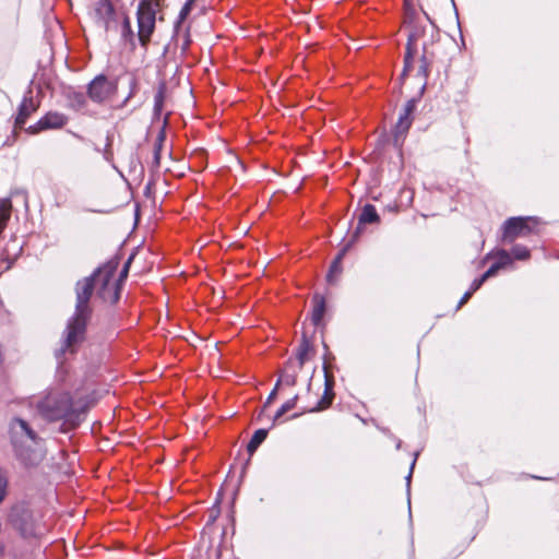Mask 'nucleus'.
<instances>
[{
    "label": "nucleus",
    "instance_id": "21",
    "mask_svg": "<svg viewBox=\"0 0 559 559\" xmlns=\"http://www.w3.org/2000/svg\"><path fill=\"white\" fill-rule=\"evenodd\" d=\"M165 92L166 86L165 84H160L155 96H154V116L159 117L163 111L164 107V100H165Z\"/></svg>",
    "mask_w": 559,
    "mask_h": 559
},
{
    "label": "nucleus",
    "instance_id": "24",
    "mask_svg": "<svg viewBox=\"0 0 559 559\" xmlns=\"http://www.w3.org/2000/svg\"><path fill=\"white\" fill-rule=\"evenodd\" d=\"M164 139H165V135H164V132L162 131V132L158 133L157 139H156V141L154 143L153 165L155 167H159V164H160V151H162Z\"/></svg>",
    "mask_w": 559,
    "mask_h": 559
},
{
    "label": "nucleus",
    "instance_id": "10",
    "mask_svg": "<svg viewBox=\"0 0 559 559\" xmlns=\"http://www.w3.org/2000/svg\"><path fill=\"white\" fill-rule=\"evenodd\" d=\"M416 102L415 99H409L405 104L403 111L400 114L399 120L394 127L393 132V141L395 145H401L405 134L412 126L413 118L412 115L415 111Z\"/></svg>",
    "mask_w": 559,
    "mask_h": 559
},
{
    "label": "nucleus",
    "instance_id": "3",
    "mask_svg": "<svg viewBox=\"0 0 559 559\" xmlns=\"http://www.w3.org/2000/svg\"><path fill=\"white\" fill-rule=\"evenodd\" d=\"M10 440L15 457L25 466L34 467L44 460L40 447L41 439L32 429L29 424L21 418L10 423Z\"/></svg>",
    "mask_w": 559,
    "mask_h": 559
},
{
    "label": "nucleus",
    "instance_id": "26",
    "mask_svg": "<svg viewBox=\"0 0 559 559\" xmlns=\"http://www.w3.org/2000/svg\"><path fill=\"white\" fill-rule=\"evenodd\" d=\"M9 478L5 471L0 469V504L4 501L8 495Z\"/></svg>",
    "mask_w": 559,
    "mask_h": 559
},
{
    "label": "nucleus",
    "instance_id": "35",
    "mask_svg": "<svg viewBox=\"0 0 559 559\" xmlns=\"http://www.w3.org/2000/svg\"><path fill=\"white\" fill-rule=\"evenodd\" d=\"M415 462H416V459L413 461L412 463V466H411V471H413L414 466H415ZM411 475H412V472H409V475L407 477V479L409 480L411 479Z\"/></svg>",
    "mask_w": 559,
    "mask_h": 559
},
{
    "label": "nucleus",
    "instance_id": "25",
    "mask_svg": "<svg viewBox=\"0 0 559 559\" xmlns=\"http://www.w3.org/2000/svg\"><path fill=\"white\" fill-rule=\"evenodd\" d=\"M298 400V396L295 395L293 399L286 401L282 406L281 408L276 412L275 416H274V420H278L284 414H286L287 412H289L290 409H293L295 406H296V402Z\"/></svg>",
    "mask_w": 559,
    "mask_h": 559
},
{
    "label": "nucleus",
    "instance_id": "20",
    "mask_svg": "<svg viewBox=\"0 0 559 559\" xmlns=\"http://www.w3.org/2000/svg\"><path fill=\"white\" fill-rule=\"evenodd\" d=\"M12 203L10 199L0 200V234L5 228L11 216Z\"/></svg>",
    "mask_w": 559,
    "mask_h": 559
},
{
    "label": "nucleus",
    "instance_id": "28",
    "mask_svg": "<svg viewBox=\"0 0 559 559\" xmlns=\"http://www.w3.org/2000/svg\"><path fill=\"white\" fill-rule=\"evenodd\" d=\"M499 270H500L499 265L497 263H495L483 274V276L487 281L488 278L495 276Z\"/></svg>",
    "mask_w": 559,
    "mask_h": 559
},
{
    "label": "nucleus",
    "instance_id": "27",
    "mask_svg": "<svg viewBox=\"0 0 559 559\" xmlns=\"http://www.w3.org/2000/svg\"><path fill=\"white\" fill-rule=\"evenodd\" d=\"M496 257H497V264L499 265L500 269H503L506 266H508L509 264L512 263V257L511 254L506 251V250H499L497 253H496Z\"/></svg>",
    "mask_w": 559,
    "mask_h": 559
},
{
    "label": "nucleus",
    "instance_id": "5",
    "mask_svg": "<svg viewBox=\"0 0 559 559\" xmlns=\"http://www.w3.org/2000/svg\"><path fill=\"white\" fill-rule=\"evenodd\" d=\"M159 3L157 0H141L136 11L138 39L142 47H146L155 29L156 13Z\"/></svg>",
    "mask_w": 559,
    "mask_h": 559
},
{
    "label": "nucleus",
    "instance_id": "15",
    "mask_svg": "<svg viewBox=\"0 0 559 559\" xmlns=\"http://www.w3.org/2000/svg\"><path fill=\"white\" fill-rule=\"evenodd\" d=\"M311 346L309 342L306 338H302L301 343L299 344L296 355L294 358H290L288 361L294 364L297 368H302L304 364L309 358Z\"/></svg>",
    "mask_w": 559,
    "mask_h": 559
},
{
    "label": "nucleus",
    "instance_id": "4",
    "mask_svg": "<svg viewBox=\"0 0 559 559\" xmlns=\"http://www.w3.org/2000/svg\"><path fill=\"white\" fill-rule=\"evenodd\" d=\"M86 406L74 402L67 392H51L39 404L48 420H63L64 430L76 428L84 418Z\"/></svg>",
    "mask_w": 559,
    "mask_h": 559
},
{
    "label": "nucleus",
    "instance_id": "8",
    "mask_svg": "<svg viewBox=\"0 0 559 559\" xmlns=\"http://www.w3.org/2000/svg\"><path fill=\"white\" fill-rule=\"evenodd\" d=\"M93 19L106 32L117 31L121 12H118L109 0H98L94 4Z\"/></svg>",
    "mask_w": 559,
    "mask_h": 559
},
{
    "label": "nucleus",
    "instance_id": "12",
    "mask_svg": "<svg viewBox=\"0 0 559 559\" xmlns=\"http://www.w3.org/2000/svg\"><path fill=\"white\" fill-rule=\"evenodd\" d=\"M38 108V104L32 96V92H28V95H25L15 118L14 130H22L28 119V117L35 112Z\"/></svg>",
    "mask_w": 559,
    "mask_h": 559
},
{
    "label": "nucleus",
    "instance_id": "7",
    "mask_svg": "<svg viewBox=\"0 0 559 559\" xmlns=\"http://www.w3.org/2000/svg\"><path fill=\"white\" fill-rule=\"evenodd\" d=\"M117 80H110L104 74L96 75L87 85V96L96 104H104L116 95Z\"/></svg>",
    "mask_w": 559,
    "mask_h": 559
},
{
    "label": "nucleus",
    "instance_id": "2",
    "mask_svg": "<svg viewBox=\"0 0 559 559\" xmlns=\"http://www.w3.org/2000/svg\"><path fill=\"white\" fill-rule=\"evenodd\" d=\"M427 23L421 24L416 19L415 10L405 1L404 24L409 26L406 52L404 56L403 74L411 72L414 68L415 56L421 47L419 58L418 74L427 78L430 72V66L437 57V43L439 41V29L432 23L427 13H425Z\"/></svg>",
    "mask_w": 559,
    "mask_h": 559
},
{
    "label": "nucleus",
    "instance_id": "30",
    "mask_svg": "<svg viewBox=\"0 0 559 559\" xmlns=\"http://www.w3.org/2000/svg\"><path fill=\"white\" fill-rule=\"evenodd\" d=\"M486 282V280L484 278V276L481 275L480 277L478 278H475L471 285V288L469 290H473V294L478 290L481 285Z\"/></svg>",
    "mask_w": 559,
    "mask_h": 559
},
{
    "label": "nucleus",
    "instance_id": "18",
    "mask_svg": "<svg viewBox=\"0 0 559 559\" xmlns=\"http://www.w3.org/2000/svg\"><path fill=\"white\" fill-rule=\"evenodd\" d=\"M266 429H258L257 431H254L253 436L251 437L250 441L247 444V451L249 452V454H253L260 447V444L266 439Z\"/></svg>",
    "mask_w": 559,
    "mask_h": 559
},
{
    "label": "nucleus",
    "instance_id": "14",
    "mask_svg": "<svg viewBox=\"0 0 559 559\" xmlns=\"http://www.w3.org/2000/svg\"><path fill=\"white\" fill-rule=\"evenodd\" d=\"M312 311H311V321L316 326H320L323 321V317L325 313V299L323 296L316 294L312 298Z\"/></svg>",
    "mask_w": 559,
    "mask_h": 559
},
{
    "label": "nucleus",
    "instance_id": "22",
    "mask_svg": "<svg viewBox=\"0 0 559 559\" xmlns=\"http://www.w3.org/2000/svg\"><path fill=\"white\" fill-rule=\"evenodd\" d=\"M344 257V251H341L337 257L332 262L329 274H328V281L331 283L335 276H337L342 271V259Z\"/></svg>",
    "mask_w": 559,
    "mask_h": 559
},
{
    "label": "nucleus",
    "instance_id": "33",
    "mask_svg": "<svg viewBox=\"0 0 559 559\" xmlns=\"http://www.w3.org/2000/svg\"><path fill=\"white\" fill-rule=\"evenodd\" d=\"M277 389L278 388L275 386L274 390L271 392V394L269 395L267 401L265 403V406L275 397Z\"/></svg>",
    "mask_w": 559,
    "mask_h": 559
},
{
    "label": "nucleus",
    "instance_id": "6",
    "mask_svg": "<svg viewBox=\"0 0 559 559\" xmlns=\"http://www.w3.org/2000/svg\"><path fill=\"white\" fill-rule=\"evenodd\" d=\"M10 522L24 538H31L37 535L35 515L33 511L25 506H15L12 508Z\"/></svg>",
    "mask_w": 559,
    "mask_h": 559
},
{
    "label": "nucleus",
    "instance_id": "13",
    "mask_svg": "<svg viewBox=\"0 0 559 559\" xmlns=\"http://www.w3.org/2000/svg\"><path fill=\"white\" fill-rule=\"evenodd\" d=\"M301 368H297L294 364L287 361L280 379L276 382V388L280 385L294 386L297 381V374Z\"/></svg>",
    "mask_w": 559,
    "mask_h": 559
},
{
    "label": "nucleus",
    "instance_id": "1",
    "mask_svg": "<svg viewBox=\"0 0 559 559\" xmlns=\"http://www.w3.org/2000/svg\"><path fill=\"white\" fill-rule=\"evenodd\" d=\"M76 304L73 316L68 320L60 348L56 357L73 355L85 340L87 323L92 317L90 299L94 292L106 302L115 304L120 296L115 270L109 265L97 269L91 276L76 283Z\"/></svg>",
    "mask_w": 559,
    "mask_h": 559
},
{
    "label": "nucleus",
    "instance_id": "29",
    "mask_svg": "<svg viewBox=\"0 0 559 559\" xmlns=\"http://www.w3.org/2000/svg\"><path fill=\"white\" fill-rule=\"evenodd\" d=\"M194 0H188L180 11V17L185 19L191 11Z\"/></svg>",
    "mask_w": 559,
    "mask_h": 559
},
{
    "label": "nucleus",
    "instance_id": "23",
    "mask_svg": "<svg viewBox=\"0 0 559 559\" xmlns=\"http://www.w3.org/2000/svg\"><path fill=\"white\" fill-rule=\"evenodd\" d=\"M510 254H511V257H513V259L521 260V261L528 260L531 257L530 250L525 246H522V245L513 246Z\"/></svg>",
    "mask_w": 559,
    "mask_h": 559
},
{
    "label": "nucleus",
    "instance_id": "19",
    "mask_svg": "<svg viewBox=\"0 0 559 559\" xmlns=\"http://www.w3.org/2000/svg\"><path fill=\"white\" fill-rule=\"evenodd\" d=\"M121 35L126 41H129L132 46L135 45V35L131 28L130 20L129 17L121 12Z\"/></svg>",
    "mask_w": 559,
    "mask_h": 559
},
{
    "label": "nucleus",
    "instance_id": "16",
    "mask_svg": "<svg viewBox=\"0 0 559 559\" xmlns=\"http://www.w3.org/2000/svg\"><path fill=\"white\" fill-rule=\"evenodd\" d=\"M333 397V380L326 376L324 394L322 399L319 401L318 405L313 407L311 411H320L328 408L332 404Z\"/></svg>",
    "mask_w": 559,
    "mask_h": 559
},
{
    "label": "nucleus",
    "instance_id": "32",
    "mask_svg": "<svg viewBox=\"0 0 559 559\" xmlns=\"http://www.w3.org/2000/svg\"><path fill=\"white\" fill-rule=\"evenodd\" d=\"M130 262H131V259H129V261L126 263V265H124V267H123V270H122V272L120 274L121 278L127 276Z\"/></svg>",
    "mask_w": 559,
    "mask_h": 559
},
{
    "label": "nucleus",
    "instance_id": "11",
    "mask_svg": "<svg viewBox=\"0 0 559 559\" xmlns=\"http://www.w3.org/2000/svg\"><path fill=\"white\" fill-rule=\"evenodd\" d=\"M68 122V118L66 115L50 111L47 112L44 117H41L35 124L28 127L27 131L31 134H36L43 130L48 129H60L66 126Z\"/></svg>",
    "mask_w": 559,
    "mask_h": 559
},
{
    "label": "nucleus",
    "instance_id": "31",
    "mask_svg": "<svg viewBox=\"0 0 559 559\" xmlns=\"http://www.w3.org/2000/svg\"><path fill=\"white\" fill-rule=\"evenodd\" d=\"M473 296V290H467L463 297L461 298L460 302H459V308H461L464 304H466L469 298Z\"/></svg>",
    "mask_w": 559,
    "mask_h": 559
},
{
    "label": "nucleus",
    "instance_id": "9",
    "mask_svg": "<svg viewBox=\"0 0 559 559\" xmlns=\"http://www.w3.org/2000/svg\"><path fill=\"white\" fill-rule=\"evenodd\" d=\"M531 223H535L532 217H511L503 224V240L513 242L519 237L528 236L533 227Z\"/></svg>",
    "mask_w": 559,
    "mask_h": 559
},
{
    "label": "nucleus",
    "instance_id": "34",
    "mask_svg": "<svg viewBox=\"0 0 559 559\" xmlns=\"http://www.w3.org/2000/svg\"><path fill=\"white\" fill-rule=\"evenodd\" d=\"M189 43H190V41H189V39H186V40L183 41V45H182V51H185V50L188 48Z\"/></svg>",
    "mask_w": 559,
    "mask_h": 559
},
{
    "label": "nucleus",
    "instance_id": "17",
    "mask_svg": "<svg viewBox=\"0 0 559 559\" xmlns=\"http://www.w3.org/2000/svg\"><path fill=\"white\" fill-rule=\"evenodd\" d=\"M380 217L372 204H366L359 215V225L378 223Z\"/></svg>",
    "mask_w": 559,
    "mask_h": 559
}]
</instances>
